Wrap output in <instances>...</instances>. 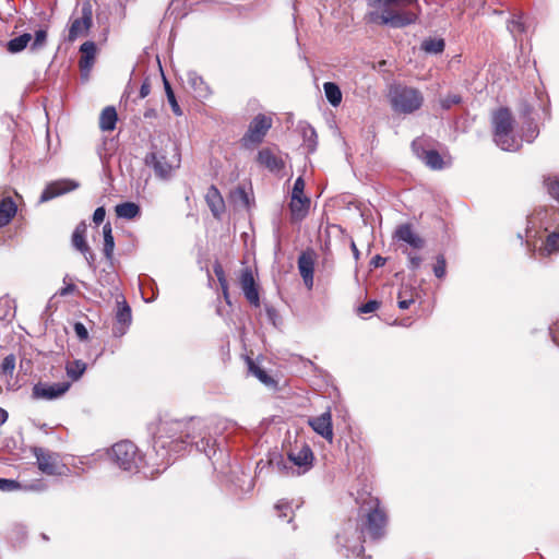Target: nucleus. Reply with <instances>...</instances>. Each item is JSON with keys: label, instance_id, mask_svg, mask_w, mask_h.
Listing matches in <instances>:
<instances>
[{"label": "nucleus", "instance_id": "f257e3e1", "mask_svg": "<svg viewBox=\"0 0 559 559\" xmlns=\"http://www.w3.org/2000/svg\"><path fill=\"white\" fill-rule=\"evenodd\" d=\"M188 445H194L207 459H212L215 454V440L210 437L204 419L162 420L153 445L157 457L155 464L162 465L163 469H166L174 457L185 451Z\"/></svg>", "mask_w": 559, "mask_h": 559}, {"label": "nucleus", "instance_id": "f03ea898", "mask_svg": "<svg viewBox=\"0 0 559 559\" xmlns=\"http://www.w3.org/2000/svg\"><path fill=\"white\" fill-rule=\"evenodd\" d=\"M145 164L153 168L157 178L169 180L181 164L177 144L168 141L159 150L152 151L145 156Z\"/></svg>", "mask_w": 559, "mask_h": 559}, {"label": "nucleus", "instance_id": "7ed1b4c3", "mask_svg": "<svg viewBox=\"0 0 559 559\" xmlns=\"http://www.w3.org/2000/svg\"><path fill=\"white\" fill-rule=\"evenodd\" d=\"M313 459L311 448L304 443L300 448L290 449L287 457H281L273 466L283 476H300L312 467Z\"/></svg>", "mask_w": 559, "mask_h": 559}, {"label": "nucleus", "instance_id": "20e7f679", "mask_svg": "<svg viewBox=\"0 0 559 559\" xmlns=\"http://www.w3.org/2000/svg\"><path fill=\"white\" fill-rule=\"evenodd\" d=\"M390 103L395 112L408 115L421 107L424 96L416 88L396 86L390 91Z\"/></svg>", "mask_w": 559, "mask_h": 559}, {"label": "nucleus", "instance_id": "39448f33", "mask_svg": "<svg viewBox=\"0 0 559 559\" xmlns=\"http://www.w3.org/2000/svg\"><path fill=\"white\" fill-rule=\"evenodd\" d=\"M362 535L364 531L359 530L356 521H347L342 531L336 535L342 555L345 557H359L365 550Z\"/></svg>", "mask_w": 559, "mask_h": 559}, {"label": "nucleus", "instance_id": "423d86ee", "mask_svg": "<svg viewBox=\"0 0 559 559\" xmlns=\"http://www.w3.org/2000/svg\"><path fill=\"white\" fill-rule=\"evenodd\" d=\"M110 457L114 463L127 472H139L142 456L131 441H120L112 445Z\"/></svg>", "mask_w": 559, "mask_h": 559}, {"label": "nucleus", "instance_id": "0eeeda50", "mask_svg": "<svg viewBox=\"0 0 559 559\" xmlns=\"http://www.w3.org/2000/svg\"><path fill=\"white\" fill-rule=\"evenodd\" d=\"M368 510L366 511L365 530L372 539H379L384 535V528L386 525L385 512L380 508V502L377 498H370L368 503Z\"/></svg>", "mask_w": 559, "mask_h": 559}, {"label": "nucleus", "instance_id": "6e6552de", "mask_svg": "<svg viewBox=\"0 0 559 559\" xmlns=\"http://www.w3.org/2000/svg\"><path fill=\"white\" fill-rule=\"evenodd\" d=\"M376 22L392 28H403L417 21V14L412 11H395L390 8H383L380 14L374 19Z\"/></svg>", "mask_w": 559, "mask_h": 559}, {"label": "nucleus", "instance_id": "1a4fd4ad", "mask_svg": "<svg viewBox=\"0 0 559 559\" xmlns=\"http://www.w3.org/2000/svg\"><path fill=\"white\" fill-rule=\"evenodd\" d=\"M33 454L36 457L38 468L46 475L56 476L62 475L66 465H63L57 453L47 449L35 447Z\"/></svg>", "mask_w": 559, "mask_h": 559}, {"label": "nucleus", "instance_id": "9d476101", "mask_svg": "<svg viewBox=\"0 0 559 559\" xmlns=\"http://www.w3.org/2000/svg\"><path fill=\"white\" fill-rule=\"evenodd\" d=\"M272 127V118L265 115L259 114L255 116L249 124L247 132L242 138L243 146L259 144L263 141L267 131Z\"/></svg>", "mask_w": 559, "mask_h": 559}, {"label": "nucleus", "instance_id": "9b49d317", "mask_svg": "<svg viewBox=\"0 0 559 559\" xmlns=\"http://www.w3.org/2000/svg\"><path fill=\"white\" fill-rule=\"evenodd\" d=\"M81 16L71 21L68 38L70 43L75 41L78 38L88 34L93 25V10L90 2H84L81 8Z\"/></svg>", "mask_w": 559, "mask_h": 559}, {"label": "nucleus", "instance_id": "f8f14e48", "mask_svg": "<svg viewBox=\"0 0 559 559\" xmlns=\"http://www.w3.org/2000/svg\"><path fill=\"white\" fill-rule=\"evenodd\" d=\"M71 382L63 381L58 383L38 382L32 389L34 400L53 401L63 396L70 389Z\"/></svg>", "mask_w": 559, "mask_h": 559}, {"label": "nucleus", "instance_id": "ddd939ff", "mask_svg": "<svg viewBox=\"0 0 559 559\" xmlns=\"http://www.w3.org/2000/svg\"><path fill=\"white\" fill-rule=\"evenodd\" d=\"M239 283L246 299L250 302V305L254 307L260 306V296L258 285L253 277L252 270L247 266L241 270Z\"/></svg>", "mask_w": 559, "mask_h": 559}, {"label": "nucleus", "instance_id": "4468645a", "mask_svg": "<svg viewBox=\"0 0 559 559\" xmlns=\"http://www.w3.org/2000/svg\"><path fill=\"white\" fill-rule=\"evenodd\" d=\"M78 183L71 180H58L53 181L44 189V191L40 194L39 202H48L61 194H64L67 192H70L78 188Z\"/></svg>", "mask_w": 559, "mask_h": 559}, {"label": "nucleus", "instance_id": "2eb2a0df", "mask_svg": "<svg viewBox=\"0 0 559 559\" xmlns=\"http://www.w3.org/2000/svg\"><path fill=\"white\" fill-rule=\"evenodd\" d=\"M309 426L322 438L332 442L333 440V428H332V416L331 413L324 412L320 416L309 419Z\"/></svg>", "mask_w": 559, "mask_h": 559}, {"label": "nucleus", "instance_id": "dca6fc26", "mask_svg": "<svg viewBox=\"0 0 559 559\" xmlns=\"http://www.w3.org/2000/svg\"><path fill=\"white\" fill-rule=\"evenodd\" d=\"M493 135H500L502 132L513 131L514 119L508 108L498 109L492 116Z\"/></svg>", "mask_w": 559, "mask_h": 559}, {"label": "nucleus", "instance_id": "f3484780", "mask_svg": "<svg viewBox=\"0 0 559 559\" xmlns=\"http://www.w3.org/2000/svg\"><path fill=\"white\" fill-rule=\"evenodd\" d=\"M394 237L396 240L403 241L415 249H420L424 247V239L413 230L411 224L400 225L395 229Z\"/></svg>", "mask_w": 559, "mask_h": 559}, {"label": "nucleus", "instance_id": "a211bd4d", "mask_svg": "<svg viewBox=\"0 0 559 559\" xmlns=\"http://www.w3.org/2000/svg\"><path fill=\"white\" fill-rule=\"evenodd\" d=\"M299 273L308 288L313 285L314 260L311 253L302 252L298 258Z\"/></svg>", "mask_w": 559, "mask_h": 559}, {"label": "nucleus", "instance_id": "6ab92c4d", "mask_svg": "<svg viewBox=\"0 0 559 559\" xmlns=\"http://www.w3.org/2000/svg\"><path fill=\"white\" fill-rule=\"evenodd\" d=\"M257 160L272 173H278L284 168V162L271 148H262L259 151Z\"/></svg>", "mask_w": 559, "mask_h": 559}, {"label": "nucleus", "instance_id": "aec40b11", "mask_svg": "<svg viewBox=\"0 0 559 559\" xmlns=\"http://www.w3.org/2000/svg\"><path fill=\"white\" fill-rule=\"evenodd\" d=\"M186 76L187 83L189 87L192 90L195 97L206 98L211 95V90L209 85L204 82L203 78L199 75L195 71H188Z\"/></svg>", "mask_w": 559, "mask_h": 559}, {"label": "nucleus", "instance_id": "412c9836", "mask_svg": "<svg viewBox=\"0 0 559 559\" xmlns=\"http://www.w3.org/2000/svg\"><path fill=\"white\" fill-rule=\"evenodd\" d=\"M205 201L212 212V214L219 218L225 210V203L218 189L215 186H211L205 194Z\"/></svg>", "mask_w": 559, "mask_h": 559}, {"label": "nucleus", "instance_id": "4be33fe9", "mask_svg": "<svg viewBox=\"0 0 559 559\" xmlns=\"http://www.w3.org/2000/svg\"><path fill=\"white\" fill-rule=\"evenodd\" d=\"M493 141L497 146L507 152H515L522 145V140L515 136L513 131H507L500 133V135H493Z\"/></svg>", "mask_w": 559, "mask_h": 559}, {"label": "nucleus", "instance_id": "5701e85b", "mask_svg": "<svg viewBox=\"0 0 559 559\" xmlns=\"http://www.w3.org/2000/svg\"><path fill=\"white\" fill-rule=\"evenodd\" d=\"M310 207V199L308 197H298L292 199L289 203V210L292 213L293 221H301L308 214Z\"/></svg>", "mask_w": 559, "mask_h": 559}, {"label": "nucleus", "instance_id": "b1692460", "mask_svg": "<svg viewBox=\"0 0 559 559\" xmlns=\"http://www.w3.org/2000/svg\"><path fill=\"white\" fill-rule=\"evenodd\" d=\"M80 51L82 53L80 59V67L83 71H90L96 55L95 43L91 40L83 43L80 47Z\"/></svg>", "mask_w": 559, "mask_h": 559}, {"label": "nucleus", "instance_id": "393cba45", "mask_svg": "<svg viewBox=\"0 0 559 559\" xmlns=\"http://www.w3.org/2000/svg\"><path fill=\"white\" fill-rule=\"evenodd\" d=\"M118 120L117 110L114 106L105 107L99 116V129L102 131H112Z\"/></svg>", "mask_w": 559, "mask_h": 559}, {"label": "nucleus", "instance_id": "a878e982", "mask_svg": "<svg viewBox=\"0 0 559 559\" xmlns=\"http://www.w3.org/2000/svg\"><path fill=\"white\" fill-rule=\"evenodd\" d=\"M17 211L16 204L11 198H5L0 202V227L7 226Z\"/></svg>", "mask_w": 559, "mask_h": 559}, {"label": "nucleus", "instance_id": "bb28decb", "mask_svg": "<svg viewBox=\"0 0 559 559\" xmlns=\"http://www.w3.org/2000/svg\"><path fill=\"white\" fill-rule=\"evenodd\" d=\"M115 211L119 218L124 219H133L141 213L140 205L134 202H123L117 204Z\"/></svg>", "mask_w": 559, "mask_h": 559}, {"label": "nucleus", "instance_id": "cd10ccee", "mask_svg": "<svg viewBox=\"0 0 559 559\" xmlns=\"http://www.w3.org/2000/svg\"><path fill=\"white\" fill-rule=\"evenodd\" d=\"M323 90H324V94H325V97L328 99V102L336 107L341 104L342 102V92H341V88L338 87V85L334 82H325L323 84Z\"/></svg>", "mask_w": 559, "mask_h": 559}, {"label": "nucleus", "instance_id": "c85d7f7f", "mask_svg": "<svg viewBox=\"0 0 559 559\" xmlns=\"http://www.w3.org/2000/svg\"><path fill=\"white\" fill-rule=\"evenodd\" d=\"M86 368H87L86 362H84L81 359H75L66 365V372H67V376L72 381H78L84 374Z\"/></svg>", "mask_w": 559, "mask_h": 559}, {"label": "nucleus", "instance_id": "c756f323", "mask_svg": "<svg viewBox=\"0 0 559 559\" xmlns=\"http://www.w3.org/2000/svg\"><path fill=\"white\" fill-rule=\"evenodd\" d=\"M103 236H104V255L106 259L110 260L112 258L114 249H115V239L112 236V228L110 223H106L103 226Z\"/></svg>", "mask_w": 559, "mask_h": 559}, {"label": "nucleus", "instance_id": "7c9ffc66", "mask_svg": "<svg viewBox=\"0 0 559 559\" xmlns=\"http://www.w3.org/2000/svg\"><path fill=\"white\" fill-rule=\"evenodd\" d=\"M85 233L86 225L84 223H80L72 234V246L78 251H86V248L88 247L85 240Z\"/></svg>", "mask_w": 559, "mask_h": 559}, {"label": "nucleus", "instance_id": "2f4dec72", "mask_svg": "<svg viewBox=\"0 0 559 559\" xmlns=\"http://www.w3.org/2000/svg\"><path fill=\"white\" fill-rule=\"evenodd\" d=\"M32 40V35L24 33L17 37L10 39L7 44V48L12 53H17L24 50L28 43Z\"/></svg>", "mask_w": 559, "mask_h": 559}, {"label": "nucleus", "instance_id": "473e14b6", "mask_svg": "<svg viewBox=\"0 0 559 559\" xmlns=\"http://www.w3.org/2000/svg\"><path fill=\"white\" fill-rule=\"evenodd\" d=\"M557 251H559V231H554L547 236L545 242L539 248V253L546 257Z\"/></svg>", "mask_w": 559, "mask_h": 559}, {"label": "nucleus", "instance_id": "72a5a7b5", "mask_svg": "<svg viewBox=\"0 0 559 559\" xmlns=\"http://www.w3.org/2000/svg\"><path fill=\"white\" fill-rule=\"evenodd\" d=\"M445 43L442 38L429 37L421 43V50L430 55L443 52Z\"/></svg>", "mask_w": 559, "mask_h": 559}, {"label": "nucleus", "instance_id": "f704fd0d", "mask_svg": "<svg viewBox=\"0 0 559 559\" xmlns=\"http://www.w3.org/2000/svg\"><path fill=\"white\" fill-rule=\"evenodd\" d=\"M421 162L435 170L442 169L444 164L441 155L433 148L426 153V155L421 158Z\"/></svg>", "mask_w": 559, "mask_h": 559}, {"label": "nucleus", "instance_id": "c9c22d12", "mask_svg": "<svg viewBox=\"0 0 559 559\" xmlns=\"http://www.w3.org/2000/svg\"><path fill=\"white\" fill-rule=\"evenodd\" d=\"M507 28L511 33L513 38L516 40L518 36L522 35L526 31V26L522 20V15H514L510 21H508Z\"/></svg>", "mask_w": 559, "mask_h": 559}, {"label": "nucleus", "instance_id": "e433bc0d", "mask_svg": "<svg viewBox=\"0 0 559 559\" xmlns=\"http://www.w3.org/2000/svg\"><path fill=\"white\" fill-rule=\"evenodd\" d=\"M412 150L414 154L421 160L426 153L431 150L429 140L427 138H417L412 142Z\"/></svg>", "mask_w": 559, "mask_h": 559}, {"label": "nucleus", "instance_id": "4c0bfd02", "mask_svg": "<svg viewBox=\"0 0 559 559\" xmlns=\"http://www.w3.org/2000/svg\"><path fill=\"white\" fill-rule=\"evenodd\" d=\"M15 365H16L15 355L14 354L7 355L0 365V373L5 377L12 378L13 372L15 370Z\"/></svg>", "mask_w": 559, "mask_h": 559}, {"label": "nucleus", "instance_id": "58836bf2", "mask_svg": "<svg viewBox=\"0 0 559 559\" xmlns=\"http://www.w3.org/2000/svg\"><path fill=\"white\" fill-rule=\"evenodd\" d=\"M544 188L547 193L559 203V178L558 177H546L544 179Z\"/></svg>", "mask_w": 559, "mask_h": 559}, {"label": "nucleus", "instance_id": "ea45409f", "mask_svg": "<svg viewBox=\"0 0 559 559\" xmlns=\"http://www.w3.org/2000/svg\"><path fill=\"white\" fill-rule=\"evenodd\" d=\"M249 370L263 384H265V385H273V384H275V381L273 380V378L271 376H269L265 370H263L259 366L254 365L252 361L249 362Z\"/></svg>", "mask_w": 559, "mask_h": 559}, {"label": "nucleus", "instance_id": "a19ab883", "mask_svg": "<svg viewBox=\"0 0 559 559\" xmlns=\"http://www.w3.org/2000/svg\"><path fill=\"white\" fill-rule=\"evenodd\" d=\"M302 134H304V141H305L308 150L310 152L314 151L316 146H317V132H316V130L312 127L307 126L304 129Z\"/></svg>", "mask_w": 559, "mask_h": 559}, {"label": "nucleus", "instance_id": "79ce46f5", "mask_svg": "<svg viewBox=\"0 0 559 559\" xmlns=\"http://www.w3.org/2000/svg\"><path fill=\"white\" fill-rule=\"evenodd\" d=\"M275 510L277 511L280 518H288L287 522L292 521L293 516L290 514L293 513V507L290 502L286 500H280L275 504Z\"/></svg>", "mask_w": 559, "mask_h": 559}, {"label": "nucleus", "instance_id": "37998d69", "mask_svg": "<svg viewBox=\"0 0 559 559\" xmlns=\"http://www.w3.org/2000/svg\"><path fill=\"white\" fill-rule=\"evenodd\" d=\"M47 41V32L45 29H38L35 33L33 43L31 44V50L36 51L41 49Z\"/></svg>", "mask_w": 559, "mask_h": 559}, {"label": "nucleus", "instance_id": "c03bdc74", "mask_svg": "<svg viewBox=\"0 0 559 559\" xmlns=\"http://www.w3.org/2000/svg\"><path fill=\"white\" fill-rule=\"evenodd\" d=\"M116 321L128 325L131 323V309L126 302L118 309Z\"/></svg>", "mask_w": 559, "mask_h": 559}, {"label": "nucleus", "instance_id": "a18cd8bd", "mask_svg": "<svg viewBox=\"0 0 559 559\" xmlns=\"http://www.w3.org/2000/svg\"><path fill=\"white\" fill-rule=\"evenodd\" d=\"M433 273L438 278H443L447 273V262L443 255L437 257Z\"/></svg>", "mask_w": 559, "mask_h": 559}, {"label": "nucleus", "instance_id": "49530a36", "mask_svg": "<svg viewBox=\"0 0 559 559\" xmlns=\"http://www.w3.org/2000/svg\"><path fill=\"white\" fill-rule=\"evenodd\" d=\"M305 180L302 179V177H298L295 182H294V186H293V190H292V199H297L298 197H306L304 191H305Z\"/></svg>", "mask_w": 559, "mask_h": 559}, {"label": "nucleus", "instance_id": "de8ad7c7", "mask_svg": "<svg viewBox=\"0 0 559 559\" xmlns=\"http://www.w3.org/2000/svg\"><path fill=\"white\" fill-rule=\"evenodd\" d=\"M461 100V96L456 94H450L440 100V105L443 109H450L452 106L460 104Z\"/></svg>", "mask_w": 559, "mask_h": 559}, {"label": "nucleus", "instance_id": "09e8293b", "mask_svg": "<svg viewBox=\"0 0 559 559\" xmlns=\"http://www.w3.org/2000/svg\"><path fill=\"white\" fill-rule=\"evenodd\" d=\"M20 487V484L13 479L0 478V489L3 491L15 490Z\"/></svg>", "mask_w": 559, "mask_h": 559}, {"label": "nucleus", "instance_id": "8fccbe9b", "mask_svg": "<svg viewBox=\"0 0 559 559\" xmlns=\"http://www.w3.org/2000/svg\"><path fill=\"white\" fill-rule=\"evenodd\" d=\"M74 332L76 334V336L81 340V341H86L88 338V332H87V329L85 328V325L81 322H75L74 323Z\"/></svg>", "mask_w": 559, "mask_h": 559}, {"label": "nucleus", "instance_id": "3c124183", "mask_svg": "<svg viewBox=\"0 0 559 559\" xmlns=\"http://www.w3.org/2000/svg\"><path fill=\"white\" fill-rule=\"evenodd\" d=\"M537 134H538L537 126L534 124L533 122H530L527 126V132L523 135V138L526 142L531 143L534 141V139L537 136Z\"/></svg>", "mask_w": 559, "mask_h": 559}, {"label": "nucleus", "instance_id": "603ef678", "mask_svg": "<svg viewBox=\"0 0 559 559\" xmlns=\"http://www.w3.org/2000/svg\"><path fill=\"white\" fill-rule=\"evenodd\" d=\"M167 100L171 107V110L176 115V116H181L182 115V110L176 99V96H175V93H168V96H167Z\"/></svg>", "mask_w": 559, "mask_h": 559}, {"label": "nucleus", "instance_id": "864d4df0", "mask_svg": "<svg viewBox=\"0 0 559 559\" xmlns=\"http://www.w3.org/2000/svg\"><path fill=\"white\" fill-rule=\"evenodd\" d=\"M379 308V302L376 300H369L358 308L360 313H370Z\"/></svg>", "mask_w": 559, "mask_h": 559}, {"label": "nucleus", "instance_id": "5fc2aeb1", "mask_svg": "<svg viewBox=\"0 0 559 559\" xmlns=\"http://www.w3.org/2000/svg\"><path fill=\"white\" fill-rule=\"evenodd\" d=\"M83 255H84V259L87 263V265L91 267V269H95V254L94 252L91 250L90 247L86 248V251H80Z\"/></svg>", "mask_w": 559, "mask_h": 559}, {"label": "nucleus", "instance_id": "6e6d98bb", "mask_svg": "<svg viewBox=\"0 0 559 559\" xmlns=\"http://www.w3.org/2000/svg\"><path fill=\"white\" fill-rule=\"evenodd\" d=\"M128 326V324L116 322V324L112 328V335L115 337H121L122 335L126 334Z\"/></svg>", "mask_w": 559, "mask_h": 559}, {"label": "nucleus", "instance_id": "4d7b16f0", "mask_svg": "<svg viewBox=\"0 0 559 559\" xmlns=\"http://www.w3.org/2000/svg\"><path fill=\"white\" fill-rule=\"evenodd\" d=\"M105 216H106V211L103 206H99L97 207L95 211H94V214H93V222L95 224H100L104 222L105 219Z\"/></svg>", "mask_w": 559, "mask_h": 559}, {"label": "nucleus", "instance_id": "13d9d810", "mask_svg": "<svg viewBox=\"0 0 559 559\" xmlns=\"http://www.w3.org/2000/svg\"><path fill=\"white\" fill-rule=\"evenodd\" d=\"M414 302L413 298H404L403 292L399 293V308L402 310L408 309L409 306Z\"/></svg>", "mask_w": 559, "mask_h": 559}, {"label": "nucleus", "instance_id": "bf43d9fd", "mask_svg": "<svg viewBox=\"0 0 559 559\" xmlns=\"http://www.w3.org/2000/svg\"><path fill=\"white\" fill-rule=\"evenodd\" d=\"M421 264V258L418 255L408 254V269L415 271L419 269Z\"/></svg>", "mask_w": 559, "mask_h": 559}, {"label": "nucleus", "instance_id": "052dcab7", "mask_svg": "<svg viewBox=\"0 0 559 559\" xmlns=\"http://www.w3.org/2000/svg\"><path fill=\"white\" fill-rule=\"evenodd\" d=\"M151 92L150 80L145 79L140 87V98H145Z\"/></svg>", "mask_w": 559, "mask_h": 559}, {"label": "nucleus", "instance_id": "680f3d73", "mask_svg": "<svg viewBox=\"0 0 559 559\" xmlns=\"http://www.w3.org/2000/svg\"><path fill=\"white\" fill-rule=\"evenodd\" d=\"M265 312H266L269 320L275 325L276 324L275 320L277 318V311L271 306H265Z\"/></svg>", "mask_w": 559, "mask_h": 559}, {"label": "nucleus", "instance_id": "e2e57ef3", "mask_svg": "<svg viewBox=\"0 0 559 559\" xmlns=\"http://www.w3.org/2000/svg\"><path fill=\"white\" fill-rule=\"evenodd\" d=\"M385 258L377 254L374 255L371 261H370V264L374 267H380V266H383L385 264Z\"/></svg>", "mask_w": 559, "mask_h": 559}, {"label": "nucleus", "instance_id": "0e129e2a", "mask_svg": "<svg viewBox=\"0 0 559 559\" xmlns=\"http://www.w3.org/2000/svg\"><path fill=\"white\" fill-rule=\"evenodd\" d=\"M74 290H75V285L70 283V284H67L64 287H62L60 289V295L61 296H67L69 294H72Z\"/></svg>", "mask_w": 559, "mask_h": 559}, {"label": "nucleus", "instance_id": "69168bd1", "mask_svg": "<svg viewBox=\"0 0 559 559\" xmlns=\"http://www.w3.org/2000/svg\"><path fill=\"white\" fill-rule=\"evenodd\" d=\"M236 194L239 195V198L241 199V201L243 202L245 205L248 204L249 200H248V194L246 193L245 189L243 188H238L236 190Z\"/></svg>", "mask_w": 559, "mask_h": 559}, {"label": "nucleus", "instance_id": "338daca9", "mask_svg": "<svg viewBox=\"0 0 559 559\" xmlns=\"http://www.w3.org/2000/svg\"><path fill=\"white\" fill-rule=\"evenodd\" d=\"M213 270H214V273H215L217 278H221V277L225 276V272L223 270V266L219 263H215L214 266H213Z\"/></svg>", "mask_w": 559, "mask_h": 559}, {"label": "nucleus", "instance_id": "774afa93", "mask_svg": "<svg viewBox=\"0 0 559 559\" xmlns=\"http://www.w3.org/2000/svg\"><path fill=\"white\" fill-rule=\"evenodd\" d=\"M9 414L8 412L0 407V427L8 420Z\"/></svg>", "mask_w": 559, "mask_h": 559}]
</instances>
